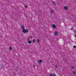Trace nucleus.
<instances>
[{"mask_svg":"<svg viewBox=\"0 0 76 76\" xmlns=\"http://www.w3.org/2000/svg\"><path fill=\"white\" fill-rule=\"evenodd\" d=\"M22 32L23 33H24V34H28V32H29V30L27 29H24V30H23Z\"/></svg>","mask_w":76,"mask_h":76,"instance_id":"f257e3e1","label":"nucleus"},{"mask_svg":"<svg viewBox=\"0 0 76 76\" xmlns=\"http://www.w3.org/2000/svg\"><path fill=\"white\" fill-rule=\"evenodd\" d=\"M52 26L53 28H54V29H55L56 28V25L55 24H53L52 25Z\"/></svg>","mask_w":76,"mask_h":76,"instance_id":"f03ea898","label":"nucleus"},{"mask_svg":"<svg viewBox=\"0 0 76 76\" xmlns=\"http://www.w3.org/2000/svg\"><path fill=\"white\" fill-rule=\"evenodd\" d=\"M42 60H40L38 61V63H42Z\"/></svg>","mask_w":76,"mask_h":76,"instance_id":"7ed1b4c3","label":"nucleus"},{"mask_svg":"<svg viewBox=\"0 0 76 76\" xmlns=\"http://www.w3.org/2000/svg\"><path fill=\"white\" fill-rule=\"evenodd\" d=\"M3 64H0V67L1 68H3Z\"/></svg>","mask_w":76,"mask_h":76,"instance_id":"20e7f679","label":"nucleus"},{"mask_svg":"<svg viewBox=\"0 0 76 76\" xmlns=\"http://www.w3.org/2000/svg\"><path fill=\"white\" fill-rule=\"evenodd\" d=\"M21 29H22L23 30H24L25 29V26H22Z\"/></svg>","mask_w":76,"mask_h":76,"instance_id":"39448f33","label":"nucleus"},{"mask_svg":"<svg viewBox=\"0 0 76 76\" xmlns=\"http://www.w3.org/2000/svg\"><path fill=\"white\" fill-rule=\"evenodd\" d=\"M50 12L51 13H53L54 12V10L53 9H51Z\"/></svg>","mask_w":76,"mask_h":76,"instance_id":"423d86ee","label":"nucleus"},{"mask_svg":"<svg viewBox=\"0 0 76 76\" xmlns=\"http://www.w3.org/2000/svg\"><path fill=\"white\" fill-rule=\"evenodd\" d=\"M55 34L57 36L58 35V32H57V31H56L55 33Z\"/></svg>","mask_w":76,"mask_h":76,"instance_id":"0eeeda50","label":"nucleus"},{"mask_svg":"<svg viewBox=\"0 0 76 76\" xmlns=\"http://www.w3.org/2000/svg\"><path fill=\"white\" fill-rule=\"evenodd\" d=\"M64 9L65 10H67L68 9V7H67L65 6L64 7Z\"/></svg>","mask_w":76,"mask_h":76,"instance_id":"6e6552de","label":"nucleus"},{"mask_svg":"<svg viewBox=\"0 0 76 76\" xmlns=\"http://www.w3.org/2000/svg\"><path fill=\"white\" fill-rule=\"evenodd\" d=\"M72 73L74 75H75V76H76V73L75 71H73Z\"/></svg>","mask_w":76,"mask_h":76,"instance_id":"1a4fd4ad","label":"nucleus"},{"mask_svg":"<svg viewBox=\"0 0 76 76\" xmlns=\"http://www.w3.org/2000/svg\"><path fill=\"white\" fill-rule=\"evenodd\" d=\"M32 42L34 43H35V40L34 39H33L32 40Z\"/></svg>","mask_w":76,"mask_h":76,"instance_id":"9d476101","label":"nucleus"},{"mask_svg":"<svg viewBox=\"0 0 76 76\" xmlns=\"http://www.w3.org/2000/svg\"><path fill=\"white\" fill-rule=\"evenodd\" d=\"M28 43L29 44H31V43H32V41L29 40V41H28Z\"/></svg>","mask_w":76,"mask_h":76,"instance_id":"9b49d317","label":"nucleus"},{"mask_svg":"<svg viewBox=\"0 0 76 76\" xmlns=\"http://www.w3.org/2000/svg\"><path fill=\"white\" fill-rule=\"evenodd\" d=\"M53 4H54V5H55V6H56V3H55V2H54V1H53Z\"/></svg>","mask_w":76,"mask_h":76,"instance_id":"f8f14e48","label":"nucleus"},{"mask_svg":"<svg viewBox=\"0 0 76 76\" xmlns=\"http://www.w3.org/2000/svg\"><path fill=\"white\" fill-rule=\"evenodd\" d=\"M10 50H12V48L11 47H10L9 48Z\"/></svg>","mask_w":76,"mask_h":76,"instance_id":"ddd939ff","label":"nucleus"},{"mask_svg":"<svg viewBox=\"0 0 76 76\" xmlns=\"http://www.w3.org/2000/svg\"><path fill=\"white\" fill-rule=\"evenodd\" d=\"M49 76H53V75L52 74H50Z\"/></svg>","mask_w":76,"mask_h":76,"instance_id":"4468645a","label":"nucleus"},{"mask_svg":"<svg viewBox=\"0 0 76 76\" xmlns=\"http://www.w3.org/2000/svg\"><path fill=\"white\" fill-rule=\"evenodd\" d=\"M30 39H32V36H30Z\"/></svg>","mask_w":76,"mask_h":76,"instance_id":"2eb2a0df","label":"nucleus"},{"mask_svg":"<svg viewBox=\"0 0 76 76\" xmlns=\"http://www.w3.org/2000/svg\"><path fill=\"white\" fill-rule=\"evenodd\" d=\"M74 32L75 34H76V30H74Z\"/></svg>","mask_w":76,"mask_h":76,"instance_id":"dca6fc26","label":"nucleus"},{"mask_svg":"<svg viewBox=\"0 0 76 76\" xmlns=\"http://www.w3.org/2000/svg\"><path fill=\"white\" fill-rule=\"evenodd\" d=\"M53 76H56V74H53Z\"/></svg>","mask_w":76,"mask_h":76,"instance_id":"f3484780","label":"nucleus"},{"mask_svg":"<svg viewBox=\"0 0 76 76\" xmlns=\"http://www.w3.org/2000/svg\"><path fill=\"white\" fill-rule=\"evenodd\" d=\"M40 40L39 39H37V42H39Z\"/></svg>","mask_w":76,"mask_h":76,"instance_id":"a211bd4d","label":"nucleus"},{"mask_svg":"<svg viewBox=\"0 0 76 76\" xmlns=\"http://www.w3.org/2000/svg\"><path fill=\"white\" fill-rule=\"evenodd\" d=\"M73 47H74V48H76V46L75 45H74L73 46Z\"/></svg>","mask_w":76,"mask_h":76,"instance_id":"6ab92c4d","label":"nucleus"},{"mask_svg":"<svg viewBox=\"0 0 76 76\" xmlns=\"http://www.w3.org/2000/svg\"><path fill=\"white\" fill-rule=\"evenodd\" d=\"M71 68L72 69H74V67L73 66H72L71 67Z\"/></svg>","mask_w":76,"mask_h":76,"instance_id":"aec40b11","label":"nucleus"},{"mask_svg":"<svg viewBox=\"0 0 76 76\" xmlns=\"http://www.w3.org/2000/svg\"><path fill=\"white\" fill-rule=\"evenodd\" d=\"M25 8H27V7H28V6H27V5H26L25 6Z\"/></svg>","mask_w":76,"mask_h":76,"instance_id":"412c9836","label":"nucleus"},{"mask_svg":"<svg viewBox=\"0 0 76 76\" xmlns=\"http://www.w3.org/2000/svg\"><path fill=\"white\" fill-rule=\"evenodd\" d=\"M71 29V30H73V28L72 27Z\"/></svg>","mask_w":76,"mask_h":76,"instance_id":"4be33fe9","label":"nucleus"},{"mask_svg":"<svg viewBox=\"0 0 76 76\" xmlns=\"http://www.w3.org/2000/svg\"><path fill=\"white\" fill-rule=\"evenodd\" d=\"M55 67L56 68H57V67H58L56 65V66H55Z\"/></svg>","mask_w":76,"mask_h":76,"instance_id":"5701e85b","label":"nucleus"},{"mask_svg":"<svg viewBox=\"0 0 76 76\" xmlns=\"http://www.w3.org/2000/svg\"><path fill=\"white\" fill-rule=\"evenodd\" d=\"M33 67H34V68H35V65H34Z\"/></svg>","mask_w":76,"mask_h":76,"instance_id":"b1692460","label":"nucleus"},{"mask_svg":"<svg viewBox=\"0 0 76 76\" xmlns=\"http://www.w3.org/2000/svg\"><path fill=\"white\" fill-rule=\"evenodd\" d=\"M75 38H76V35H75Z\"/></svg>","mask_w":76,"mask_h":76,"instance_id":"393cba45","label":"nucleus"},{"mask_svg":"<svg viewBox=\"0 0 76 76\" xmlns=\"http://www.w3.org/2000/svg\"><path fill=\"white\" fill-rule=\"evenodd\" d=\"M34 76H37V75H34Z\"/></svg>","mask_w":76,"mask_h":76,"instance_id":"a878e982","label":"nucleus"}]
</instances>
